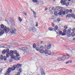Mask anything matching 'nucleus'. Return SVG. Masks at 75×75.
Returning a JSON list of instances; mask_svg holds the SVG:
<instances>
[{"mask_svg":"<svg viewBox=\"0 0 75 75\" xmlns=\"http://www.w3.org/2000/svg\"><path fill=\"white\" fill-rule=\"evenodd\" d=\"M0 30L1 31H4L6 33H8L10 31V29L8 28H7V27L4 25L2 24L0 26Z\"/></svg>","mask_w":75,"mask_h":75,"instance_id":"obj_1","label":"nucleus"},{"mask_svg":"<svg viewBox=\"0 0 75 75\" xmlns=\"http://www.w3.org/2000/svg\"><path fill=\"white\" fill-rule=\"evenodd\" d=\"M10 52H11V53H10L11 54V58H14V55H13V54H17V51H12V50H11L10 51Z\"/></svg>","mask_w":75,"mask_h":75,"instance_id":"obj_2","label":"nucleus"},{"mask_svg":"<svg viewBox=\"0 0 75 75\" xmlns=\"http://www.w3.org/2000/svg\"><path fill=\"white\" fill-rule=\"evenodd\" d=\"M72 54H68L67 55H64L63 56V58H64V60L65 61V59H68L69 58L72 56Z\"/></svg>","mask_w":75,"mask_h":75,"instance_id":"obj_3","label":"nucleus"},{"mask_svg":"<svg viewBox=\"0 0 75 75\" xmlns=\"http://www.w3.org/2000/svg\"><path fill=\"white\" fill-rule=\"evenodd\" d=\"M9 52V49H7L6 50H5V52H7L6 54V56L7 58H8L10 55L11 54V52Z\"/></svg>","mask_w":75,"mask_h":75,"instance_id":"obj_4","label":"nucleus"},{"mask_svg":"<svg viewBox=\"0 0 75 75\" xmlns=\"http://www.w3.org/2000/svg\"><path fill=\"white\" fill-rule=\"evenodd\" d=\"M45 54H48V55H51V51L48 50L47 49H45L44 51Z\"/></svg>","mask_w":75,"mask_h":75,"instance_id":"obj_5","label":"nucleus"},{"mask_svg":"<svg viewBox=\"0 0 75 75\" xmlns=\"http://www.w3.org/2000/svg\"><path fill=\"white\" fill-rule=\"evenodd\" d=\"M66 12H67L66 14H68L69 12V10L67 9L66 11V12L65 11H63V10H62V14L63 15H65Z\"/></svg>","mask_w":75,"mask_h":75,"instance_id":"obj_6","label":"nucleus"},{"mask_svg":"<svg viewBox=\"0 0 75 75\" xmlns=\"http://www.w3.org/2000/svg\"><path fill=\"white\" fill-rule=\"evenodd\" d=\"M10 72H11V69L10 68H9L6 71V72L5 74V75H9Z\"/></svg>","mask_w":75,"mask_h":75,"instance_id":"obj_7","label":"nucleus"},{"mask_svg":"<svg viewBox=\"0 0 75 75\" xmlns=\"http://www.w3.org/2000/svg\"><path fill=\"white\" fill-rule=\"evenodd\" d=\"M22 66V64H17V65H16L13 66V67H16V68H19L20 67H21Z\"/></svg>","mask_w":75,"mask_h":75,"instance_id":"obj_8","label":"nucleus"},{"mask_svg":"<svg viewBox=\"0 0 75 75\" xmlns=\"http://www.w3.org/2000/svg\"><path fill=\"white\" fill-rule=\"evenodd\" d=\"M63 32L64 33H62V35H66L67 33V30L66 29H64Z\"/></svg>","mask_w":75,"mask_h":75,"instance_id":"obj_9","label":"nucleus"},{"mask_svg":"<svg viewBox=\"0 0 75 75\" xmlns=\"http://www.w3.org/2000/svg\"><path fill=\"white\" fill-rule=\"evenodd\" d=\"M58 61H64V58L63 56L61 57H59L58 58Z\"/></svg>","mask_w":75,"mask_h":75,"instance_id":"obj_10","label":"nucleus"},{"mask_svg":"<svg viewBox=\"0 0 75 75\" xmlns=\"http://www.w3.org/2000/svg\"><path fill=\"white\" fill-rule=\"evenodd\" d=\"M40 71L41 72V75H45V73L44 72V70L42 69H41Z\"/></svg>","mask_w":75,"mask_h":75,"instance_id":"obj_11","label":"nucleus"},{"mask_svg":"<svg viewBox=\"0 0 75 75\" xmlns=\"http://www.w3.org/2000/svg\"><path fill=\"white\" fill-rule=\"evenodd\" d=\"M3 48H9L10 47V46L8 45H7L6 46L5 45H3Z\"/></svg>","mask_w":75,"mask_h":75,"instance_id":"obj_12","label":"nucleus"},{"mask_svg":"<svg viewBox=\"0 0 75 75\" xmlns=\"http://www.w3.org/2000/svg\"><path fill=\"white\" fill-rule=\"evenodd\" d=\"M19 49L21 50H22V51H25L26 50H27V47H23L21 48H19Z\"/></svg>","mask_w":75,"mask_h":75,"instance_id":"obj_13","label":"nucleus"},{"mask_svg":"<svg viewBox=\"0 0 75 75\" xmlns=\"http://www.w3.org/2000/svg\"><path fill=\"white\" fill-rule=\"evenodd\" d=\"M14 67H12L11 68V67H9L8 68V69H9V68H10L11 69V71H14V70H15V69L16 68V67L14 66Z\"/></svg>","mask_w":75,"mask_h":75,"instance_id":"obj_14","label":"nucleus"},{"mask_svg":"<svg viewBox=\"0 0 75 75\" xmlns=\"http://www.w3.org/2000/svg\"><path fill=\"white\" fill-rule=\"evenodd\" d=\"M70 33H71V30H68L67 31V33H66V35H67V36L68 35H70Z\"/></svg>","mask_w":75,"mask_h":75,"instance_id":"obj_15","label":"nucleus"},{"mask_svg":"<svg viewBox=\"0 0 75 75\" xmlns=\"http://www.w3.org/2000/svg\"><path fill=\"white\" fill-rule=\"evenodd\" d=\"M16 30H16V29H14L13 30H12V31L11 32V33L12 34H15L16 32Z\"/></svg>","mask_w":75,"mask_h":75,"instance_id":"obj_16","label":"nucleus"},{"mask_svg":"<svg viewBox=\"0 0 75 75\" xmlns=\"http://www.w3.org/2000/svg\"><path fill=\"white\" fill-rule=\"evenodd\" d=\"M33 14L34 15V17L35 18H36V16H37V13L36 12H35L34 11H33Z\"/></svg>","mask_w":75,"mask_h":75,"instance_id":"obj_17","label":"nucleus"},{"mask_svg":"<svg viewBox=\"0 0 75 75\" xmlns=\"http://www.w3.org/2000/svg\"><path fill=\"white\" fill-rule=\"evenodd\" d=\"M44 3H43V1H41L40 2H39L37 4L38 5H39V6H40V5H42V4H43Z\"/></svg>","mask_w":75,"mask_h":75,"instance_id":"obj_18","label":"nucleus"},{"mask_svg":"<svg viewBox=\"0 0 75 75\" xmlns=\"http://www.w3.org/2000/svg\"><path fill=\"white\" fill-rule=\"evenodd\" d=\"M32 30L33 32H34V33H35L36 31V29L34 28H33Z\"/></svg>","mask_w":75,"mask_h":75,"instance_id":"obj_19","label":"nucleus"},{"mask_svg":"<svg viewBox=\"0 0 75 75\" xmlns=\"http://www.w3.org/2000/svg\"><path fill=\"white\" fill-rule=\"evenodd\" d=\"M51 47V44H50L49 45L47 46V48L48 50H49V49H50Z\"/></svg>","mask_w":75,"mask_h":75,"instance_id":"obj_20","label":"nucleus"},{"mask_svg":"<svg viewBox=\"0 0 75 75\" xmlns=\"http://www.w3.org/2000/svg\"><path fill=\"white\" fill-rule=\"evenodd\" d=\"M60 12H59L58 13L59 15L60 16H61L62 15V10L60 9Z\"/></svg>","mask_w":75,"mask_h":75,"instance_id":"obj_21","label":"nucleus"},{"mask_svg":"<svg viewBox=\"0 0 75 75\" xmlns=\"http://www.w3.org/2000/svg\"><path fill=\"white\" fill-rule=\"evenodd\" d=\"M56 33H57V34H59V35H61V34H62V31H59V32H56Z\"/></svg>","mask_w":75,"mask_h":75,"instance_id":"obj_22","label":"nucleus"},{"mask_svg":"<svg viewBox=\"0 0 75 75\" xmlns=\"http://www.w3.org/2000/svg\"><path fill=\"white\" fill-rule=\"evenodd\" d=\"M40 52L41 53V54H44V50H41L40 51Z\"/></svg>","mask_w":75,"mask_h":75,"instance_id":"obj_23","label":"nucleus"},{"mask_svg":"<svg viewBox=\"0 0 75 75\" xmlns=\"http://www.w3.org/2000/svg\"><path fill=\"white\" fill-rule=\"evenodd\" d=\"M55 28L54 29L55 30H54V31H55L57 32V31H56V30H58V27L57 26H56L55 27Z\"/></svg>","mask_w":75,"mask_h":75,"instance_id":"obj_24","label":"nucleus"},{"mask_svg":"<svg viewBox=\"0 0 75 75\" xmlns=\"http://www.w3.org/2000/svg\"><path fill=\"white\" fill-rule=\"evenodd\" d=\"M49 30H50V31H54L55 29L52 28H49Z\"/></svg>","mask_w":75,"mask_h":75,"instance_id":"obj_25","label":"nucleus"},{"mask_svg":"<svg viewBox=\"0 0 75 75\" xmlns=\"http://www.w3.org/2000/svg\"><path fill=\"white\" fill-rule=\"evenodd\" d=\"M71 35L72 36V37H74L75 35V33L74 32L71 33Z\"/></svg>","mask_w":75,"mask_h":75,"instance_id":"obj_26","label":"nucleus"},{"mask_svg":"<svg viewBox=\"0 0 75 75\" xmlns=\"http://www.w3.org/2000/svg\"><path fill=\"white\" fill-rule=\"evenodd\" d=\"M35 49L37 51H39L40 50V48H39L38 47H36Z\"/></svg>","mask_w":75,"mask_h":75,"instance_id":"obj_27","label":"nucleus"},{"mask_svg":"<svg viewBox=\"0 0 75 75\" xmlns=\"http://www.w3.org/2000/svg\"><path fill=\"white\" fill-rule=\"evenodd\" d=\"M67 17L69 18V17H71V16H72V14L71 15V14H69L67 15Z\"/></svg>","mask_w":75,"mask_h":75,"instance_id":"obj_28","label":"nucleus"},{"mask_svg":"<svg viewBox=\"0 0 75 75\" xmlns=\"http://www.w3.org/2000/svg\"><path fill=\"white\" fill-rule=\"evenodd\" d=\"M2 53L3 54H6V50H4V51H2Z\"/></svg>","mask_w":75,"mask_h":75,"instance_id":"obj_29","label":"nucleus"},{"mask_svg":"<svg viewBox=\"0 0 75 75\" xmlns=\"http://www.w3.org/2000/svg\"><path fill=\"white\" fill-rule=\"evenodd\" d=\"M15 59L16 61H18V60H20V57H19L18 58H16Z\"/></svg>","mask_w":75,"mask_h":75,"instance_id":"obj_30","label":"nucleus"},{"mask_svg":"<svg viewBox=\"0 0 75 75\" xmlns=\"http://www.w3.org/2000/svg\"><path fill=\"white\" fill-rule=\"evenodd\" d=\"M4 32L1 31V32H0V35H1V34H4Z\"/></svg>","mask_w":75,"mask_h":75,"instance_id":"obj_31","label":"nucleus"},{"mask_svg":"<svg viewBox=\"0 0 75 75\" xmlns=\"http://www.w3.org/2000/svg\"><path fill=\"white\" fill-rule=\"evenodd\" d=\"M71 52V53H72V54H74V53H75V51L74 49H72Z\"/></svg>","mask_w":75,"mask_h":75,"instance_id":"obj_32","label":"nucleus"},{"mask_svg":"<svg viewBox=\"0 0 75 75\" xmlns=\"http://www.w3.org/2000/svg\"><path fill=\"white\" fill-rule=\"evenodd\" d=\"M33 1L34 3H38V1L37 0H33Z\"/></svg>","mask_w":75,"mask_h":75,"instance_id":"obj_33","label":"nucleus"},{"mask_svg":"<svg viewBox=\"0 0 75 75\" xmlns=\"http://www.w3.org/2000/svg\"><path fill=\"white\" fill-rule=\"evenodd\" d=\"M67 1V0H65L63 1V4L64 5H65L66 4V1Z\"/></svg>","mask_w":75,"mask_h":75,"instance_id":"obj_34","label":"nucleus"},{"mask_svg":"<svg viewBox=\"0 0 75 75\" xmlns=\"http://www.w3.org/2000/svg\"><path fill=\"white\" fill-rule=\"evenodd\" d=\"M3 58L4 61H6V60H7V57H6L4 56Z\"/></svg>","mask_w":75,"mask_h":75,"instance_id":"obj_35","label":"nucleus"},{"mask_svg":"<svg viewBox=\"0 0 75 75\" xmlns=\"http://www.w3.org/2000/svg\"><path fill=\"white\" fill-rule=\"evenodd\" d=\"M19 20L21 22L22 21V19H21V18L20 17H18Z\"/></svg>","mask_w":75,"mask_h":75,"instance_id":"obj_36","label":"nucleus"},{"mask_svg":"<svg viewBox=\"0 0 75 75\" xmlns=\"http://www.w3.org/2000/svg\"><path fill=\"white\" fill-rule=\"evenodd\" d=\"M23 13L25 15V16L27 15V12H26V11H23Z\"/></svg>","mask_w":75,"mask_h":75,"instance_id":"obj_37","label":"nucleus"},{"mask_svg":"<svg viewBox=\"0 0 75 75\" xmlns=\"http://www.w3.org/2000/svg\"><path fill=\"white\" fill-rule=\"evenodd\" d=\"M33 48H35L36 47V44L35 43L34 44H33Z\"/></svg>","mask_w":75,"mask_h":75,"instance_id":"obj_38","label":"nucleus"},{"mask_svg":"<svg viewBox=\"0 0 75 75\" xmlns=\"http://www.w3.org/2000/svg\"><path fill=\"white\" fill-rule=\"evenodd\" d=\"M14 57H14V58H11V59H10L9 60L10 62H12V61H13V59H14Z\"/></svg>","mask_w":75,"mask_h":75,"instance_id":"obj_39","label":"nucleus"},{"mask_svg":"<svg viewBox=\"0 0 75 75\" xmlns=\"http://www.w3.org/2000/svg\"><path fill=\"white\" fill-rule=\"evenodd\" d=\"M57 9L58 10H59V9H61V7L60 6H57Z\"/></svg>","mask_w":75,"mask_h":75,"instance_id":"obj_40","label":"nucleus"},{"mask_svg":"<svg viewBox=\"0 0 75 75\" xmlns=\"http://www.w3.org/2000/svg\"><path fill=\"white\" fill-rule=\"evenodd\" d=\"M14 29H15V28H14L13 27L12 28V27H11L10 28V30H14Z\"/></svg>","mask_w":75,"mask_h":75,"instance_id":"obj_41","label":"nucleus"},{"mask_svg":"<svg viewBox=\"0 0 75 75\" xmlns=\"http://www.w3.org/2000/svg\"><path fill=\"white\" fill-rule=\"evenodd\" d=\"M40 48L42 50H43L44 49V47L43 46H42L40 47Z\"/></svg>","mask_w":75,"mask_h":75,"instance_id":"obj_42","label":"nucleus"},{"mask_svg":"<svg viewBox=\"0 0 75 75\" xmlns=\"http://www.w3.org/2000/svg\"><path fill=\"white\" fill-rule=\"evenodd\" d=\"M64 29H66H66H67L68 28V27L67 26L65 25L64 26Z\"/></svg>","mask_w":75,"mask_h":75,"instance_id":"obj_43","label":"nucleus"},{"mask_svg":"<svg viewBox=\"0 0 75 75\" xmlns=\"http://www.w3.org/2000/svg\"><path fill=\"white\" fill-rule=\"evenodd\" d=\"M4 57H3V55H1V60H3L4 59Z\"/></svg>","mask_w":75,"mask_h":75,"instance_id":"obj_44","label":"nucleus"},{"mask_svg":"<svg viewBox=\"0 0 75 75\" xmlns=\"http://www.w3.org/2000/svg\"><path fill=\"white\" fill-rule=\"evenodd\" d=\"M36 45H37V46H38V47H39V45H40V43H39V42H38L36 43Z\"/></svg>","mask_w":75,"mask_h":75,"instance_id":"obj_45","label":"nucleus"},{"mask_svg":"<svg viewBox=\"0 0 75 75\" xmlns=\"http://www.w3.org/2000/svg\"><path fill=\"white\" fill-rule=\"evenodd\" d=\"M57 21H61V19L60 18H58L57 19Z\"/></svg>","mask_w":75,"mask_h":75,"instance_id":"obj_46","label":"nucleus"},{"mask_svg":"<svg viewBox=\"0 0 75 75\" xmlns=\"http://www.w3.org/2000/svg\"><path fill=\"white\" fill-rule=\"evenodd\" d=\"M71 31L74 32V31H75V28H74L73 29H72L71 30Z\"/></svg>","mask_w":75,"mask_h":75,"instance_id":"obj_47","label":"nucleus"},{"mask_svg":"<svg viewBox=\"0 0 75 75\" xmlns=\"http://www.w3.org/2000/svg\"><path fill=\"white\" fill-rule=\"evenodd\" d=\"M54 14L55 16H58V14H57V12H54Z\"/></svg>","mask_w":75,"mask_h":75,"instance_id":"obj_48","label":"nucleus"},{"mask_svg":"<svg viewBox=\"0 0 75 75\" xmlns=\"http://www.w3.org/2000/svg\"><path fill=\"white\" fill-rule=\"evenodd\" d=\"M19 71H20V72H22V69L20 68L19 69Z\"/></svg>","mask_w":75,"mask_h":75,"instance_id":"obj_49","label":"nucleus"},{"mask_svg":"<svg viewBox=\"0 0 75 75\" xmlns=\"http://www.w3.org/2000/svg\"><path fill=\"white\" fill-rule=\"evenodd\" d=\"M38 23L37 22L35 25L36 27H38Z\"/></svg>","mask_w":75,"mask_h":75,"instance_id":"obj_50","label":"nucleus"},{"mask_svg":"<svg viewBox=\"0 0 75 75\" xmlns=\"http://www.w3.org/2000/svg\"><path fill=\"white\" fill-rule=\"evenodd\" d=\"M69 5V3H66V6L67 7Z\"/></svg>","mask_w":75,"mask_h":75,"instance_id":"obj_51","label":"nucleus"},{"mask_svg":"<svg viewBox=\"0 0 75 75\" xmlns=\"http://www.w3.org/2000/svg\"><path fill=\"white\" fill-rule=\"evenodd\" d=\"M16 56L17 57H19V56H20V55L17 53V54H16Z\"/></svg>","mask_w":75,"mask_h":75,"instance_id":"obj_52","label":"nucleus"},{"mask_svg":"<svg viewBox=\"0 0 75 75\" xmlns=\"http://www.w3.org/2000/svg\"><path fill=\"white\" fill-rule=\"evenodd\" d=\"M69 13H72V9H70L69 11Z\"/></svg>","mask_w":75,"mask_h":75,"instance_id":"obj_53","label":"nucleus"},{"mask_svg":"<svg viewBox=\"0 0 75 75\" xmlns=\"http://www.w3.org/2000/svg\"><path fill=\"white\" fill-rule=\"evenodd\" d=\"M4 45V44L2 45H0V48H1V47H3V46L4 45Z\"/></svg>","mask_w":75,"mask_h":75,"instance_id":"obj_54","label":"nucleus"},{"mask_svg":"<svg viewBox=\"0 0 75 75\" xmlns=\"http://www.w3.org/2000/svg\"><path fill=\"white\" fill-rule=\"evenodd\" d=\"M63 0H61L60 3L61 4H62L63 3Z\"/></svg>","mask_w":75,"mask_h":75,"instance_id":"obj_55","label":"nucleus"},{"mask_svg":"<svg viewBox=\"0 0 75 75\" xmlns=\"http://www.w3.org/2000/svg\"><path fill=\"white\" fill-rule=\"evenodd\" d=\"M9 20L10 21V22H12V19H11V18H9Z\"/></svg>","mask_w":75,"mask_h":75,"instance_id":"obj_56","label":"nucleus"},{"mask_svg":"<svg viewBox=\"0 0 75 75\" xmlns=\"http://www.w3.org/2000/svg\"><path fill=\"white\" fill-rule=\"evenodd\" d=\"M47 10H48V8H45V11H46Z\"/></svg>","mask_w":75,"mask_h":75,"instance_id":"obj_57","label":"nucleus"},{"mask_svg":"<svg viewBox=\"0 0 75 75\" xmlns=\"http://www.w3.org/2000/svg\"><path fill=\"white\" fill-rule=\"evenodd\" d=\"M18 74H16V75H20V73L19 72H18L17 73Z\"/></svg>","mask_w":75,"mask_h":75,"instance_id":"obj_58","label":"nucleus"},{"mask_svg":"<svg viewBox=\"0 0 75 75\" xmlns=\"http://www.w3.org/2000/svg\"><path fill=\"white\" fill-rule=\"evenodd\" d=\"M52 25L53 27H54V25H54V23H52Z\"/></svg>","mask_w":75,"mask_h":75,"instance_id":"obj_59","label":"nucleus"},{"mask_svg":"<svg viewBox=\"0 0 75 75\" xmlns=\"http://www.w3.org/2000/svg\"><path fill=\"white\" fill-rule=\"evenodd\" d=\"M69 61H68L66 63V64H68L69 63Z\"/></svg>","mask_w":75,"mask_h":75,"instance_id":"obj_60","label":"nucleus"},{"mask_svg":"<svg viewBox=\"0 0 75 75\" xmlns=\"http://www.w3.org/2000/svg\"><path fill=\"white\" fill-rule=\"evenodd\" d=\"M49 11H50V13H51L52 12V10L50 9L49 10Z\"/></svg>","mask_w":75,"mask_h":75,"instance_id":"obj_61","label":"nucleus"},{"mask_svg":"<svg viewBox=\"0 0 75 75\" xmlns=\"http://www.w3.org/2000/svg\"><path fill=\"white\" fill-rule=\"evenodd\" d=\"M69 62H70V63H71L72 62V61L71 60L69 61Z\"/></svg>","mask_w":75,"mask_h":75,"instance_id":"obj_62","label":"nucleus"},{"mask_svg":"<svg viewBox=\"0 0 75 75\" xmlns=\"http://www.w3.org/2000/svg\"><path fill=\"white\" fill-rule=\"evenodd\" d=\"M53 22L54 23H55V22H56V21L55 20H53Z\"/></svg>","mask_w":75,"mask_h":75,"instance_id":"obj_63","label":"nucleus"},{"mask_svg":"<svg viewBox=\"0 0 75 75\" xmlns=\"http://www.w3.org/2000/svg\"><path fill=\"white\" fill-rule=\"evenodd\" d=\"M73 40L74 41H75V38H74L73 39Z\"/></svg>","mask_w":75,"mask_h":75,"instance_id":"obj_64","label":"nucleus"}]
</instances>
